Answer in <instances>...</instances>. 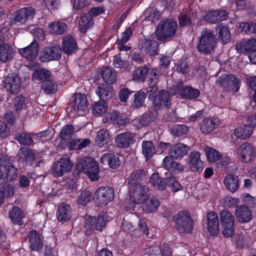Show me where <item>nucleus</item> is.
Listing matches in <instances>:
<instances>
[{"instance_id": "nucleus-56", "label": "nucleus", "mask_w": 256, "mask_h": 256, "mask_svg": "<svg viewBox=\"0 0 256 256\" xmlns=\"http://www.w3.org/2000/svg\"><path fill=\"white\" fill-rule=\"evenodd\" d=\"M146 98V94L142 91H138L134 94V99L132 106L134 108H140L142 106Z\"/></svg>"}, {"instance_id": "nucleus-28", "label": "nucleus", "mask_w": 256, "mask_h": 256, "mask_svg": "<svg viewBox=\"0 0 256 256\" xmlns=\"http://www.w3.org/2000/svg\"><path fill=\"white\" fill-rule=\"evenodd\" d=\"M101 76L104 82L108 84H114L117 80L115 70L112 67L106 66L102 68Z\"/></svg>"}, {"instance_id": "nucleus-13", "label": "nucleus", "mask_w": 256, "mask_h": 256, "mask_svg": "<svg viewBox=\"0 0 256 256\" xmlns=\"http://www.w3.org/2000/svg\"><path fill=\"white\" fill-rule=\"evenodd\" d=\"M39 52V46L37 41L33 40L28 46L18 48L19 54L30 62L34 60Z\"/></svg>"}, {"instance_id": "nucleus-40", "label": "nucleus", "mask_w": 256, "mask_h": 256, "mask_svg": "<svg viewBox=\"0 0 256 256\" xmlns=\"http://www.w3.org/2000/svg\"><path fill=\"white\" fill-rule=\"evenodd\" d=\"M150 184L156 189L162 191L166 188L165 178H160L158 173H153L150 178Z\"/></svg>"}, {"instance_id": "nucleus-15", "label": "nucleus", "mask_w": 256, "mask_h": 256, "mask_svg": "<svg viewBox=\"0 0 256 256\" xmlns=\"http://www.w3.org/2000/svg\"><path fill=\"white\" fill-rule=\"evenodd\" d=\"M189 149V146L182 143L172 144L168 150L169 157L172 159L182 158L187 154Z\"/></svg>"}, {"instance_id": "nucleus-12", "label": "nucleus", "mask_w": 256, "mask_h": 256, "mask_svg": "<svg viewBox=\"0 0 256 256\" xmlns=\"http://www.w3.org/2000/svg\"><path fill=\"white\" fill-rule=\"evenodd\" d=\"M237 153L243 162H251L256 156L254 148L248 142L240 144L237 150Z\"/></svg>"}, {"instance_id": "nucleus-50", "label": "nucleus", "mask_w": 256, "mask_h": 256, "mask_svg": "<svg viewBox=\"0 0 256 256\" xmlns=\"http://www.w3.org/2000/svg\"><path fill=\"white\" fill-rule=\"evenodd\" d=\"M90 166V167L89 168L86 173L87 175L92 181L98 180L99 178L100 168L97 162L94 160Z\"/></svg>"}, {"instance_id": "nucleus-3", "label": "nucleus", "mask_w": 256, "mask_h": 256, "mask_svg": "<svg viewBox=\"0 0 256 256\" xmlns=\"http://www.w3.org/2000/svg\"><path fill=\"white\" fill-rule=\"evenodd\" d=\"M216 39L214 32L206 30L201 34L197 48L198 52L204 54H210L216 48Z\"/></svg>"}, {"instance_id": "nucleus-58", "label": "nucleus", "mask_w": 256, "mask_h": 256, "mask_svg": "<svg viewBox=\"0 0 256 256\" xmlns=\"http://www.w3.org/2000/svg\"><path fill=\"white\" fill-rule=\"evenodd\" d=\"M160 206V202L158 199L152 198L145 206L144 210L148 212L156 210Z\"/></svg>"}, {"instance_id": "nucleus-39", "label": "nucleus", "mask_w": 256, "mask_h": 256, "mask_svg": "<svg viewBox=\"0 0 256 256\" xmlns=\"http://www.w3.org/2000/svg\"><path fill=\"white\" fill-rule=\"evenodd\" d=\"M200 94V92L198 90L190 86L184 87L179 92L180 96L188 99L196 98L199 96Z\"/></svg>"}, {"instance_id": "nucleus-45", "label": "nucleus", "mask_w": 256, "mask_h": 256, "mask_svg": "<svg viewBox=\"0 0 256 256\" xmlns=\"http://www.w3.org/2000/svg\"><path fill=\"white\" fill-rule=\"evenodd\" d=\"M108 110L107 103L106 101L100 100L93 104L92 113L94 116H102L106 114Z\"/></svg>"}, {"instance_id": "nucleus-63", "label": "nucleus", "mask_w": 256, "mask_h": 256, "mask_svg": "<svg viewBox=\"0 0 256 256\" xmlns=\"http://www.w3.org/2000/svg\"><path fill=\"white\" fill-rule=\"evenodd\" d=\"M206 157L210 162H215L220 159V156L218 152L214 149L209 148L206 152Z\"/></svg>"}, {"instance_id": "nucleus-22", "label": "nucleus", "mask_w": 256, "mask_h": 256, "mask_svg": "<svg viewBox=\"0 0 256 256\" xmlns=\"http://www.w3.org/2000/svg\"><path fill=\"white\" fill-rule=\"evenodd\" d=\"M235 215L238 221L241 223L250 222L252 218L251 211L244 205L238 206L235 210Z\"/></svg>"}, {"instance_id": "nucleus-43", "label": "nucleus", "mask_w": 256, "mask_h": 256, "mask_svg": "<svg viewBox=\"0 0 256 256\" xmlns=\"http://www.w3.org/2000/svg\"><path fill=\"white\" fill-rule=\"evenodd\" d=\"M48 28L50 33L61 34L66 32L67 26L65 23L58 21L50 24Z\"/></svg>"}, {"instance_id": "nucleus-18", "label": "nucleus", "mask_w": 256, "mask_h": 256, "mask_svg": "<svg viewBox=\"0 0 256 256\" xmlns=\"http://www.w3.org/2000/svg\"><path fill=\"white\" fill-rule=\"evenodd\" d=\"M236 48L241 52L253 54L256 52V38L244 40L236 44Z\"/></svg>"}, {"instance_id": "nucleus-49", "label": "nucleus", "mask_w": 256, "mask_h": 256, "mask_svg": "<svg viewBox=\"0 0 256 256\" xmlns=\"http://www.w3.org/2000/svg\"><path fill=\"white\" fill-rule=\"evenodd\" d=\"M108 132L106 130H101L98 132L96 138V142L100 147L103 146L109 140Z\"/></svg>"}, {"instance_id": "nucleus-46", "label": "nucleus", "mask_w": 256, "mask_h": 256, "mask_svg": "<svg viewBox=\"0 0 256 256\" xmlns=\"http://www.w3.org/2000/svg\"><path fill=\"white\" fill-rule=\"evenodd\" d=\"M94 160L90 157H85L80 158L78 160V162L76 165V169L80 172H82L86 174L90 166L92 164V162Z\"/></svg>"}, {"instance_id": "nucleus-38", "label": "nucleus", "mask_w": 256, "mask_h": 256, "mask_svg": "<svg viewBox=\"0 0 256 256\" xmlns=\"http://www.w3.org/2000/svg\"><path fill=\"white\" fill-rule=\"evenodd\" d=\"M253 132L252 128L248 124L242 125L234 130L235 136L241 139H246L250 136Z\"/></svg>"}, {"instance_id": "nucleus-26", "label": "nucleus", "mask_w": 256, "mask_h": 256, "mask_svg": "<svg viewBox=\"0 0 256 256\" xmlns=\"http://www.w3.org/2000/svg\"><path fill=\"white\" fill-rule=\"evenodd\" d=\"M154 103L156 107H169L171 104L170 94L165 90H160L154 98Z\"/></svg>"}, {"instance_id": "nucleus-14", "label": "nucleus", "mask_w": 256, "mask_h": 256, "mask_svg": "<svg viewBox=\"0 0 256 256\" xmlns=\"http://www.w3.org/2000/svg\"><path fill=\"white\" fill-rule=\"evenodd\" d=\"M95 196L100 204L107 205L113 198L114 190L110 187H100L95 192Z\"/></svg>"}, {"instance_id": "nucleus-55", "label": "nucleus", "mask_w": 256, "mask_h": 256, "mask_svg": "<svg viewBox=\"0 0 256 256\" xmlns=\"http://www.w3.org/2000/svg\"><path fill=\"white\" fill-rule=\"evenodd\" d=\"M91 198V192L89 190H86L82 191L78 196L77 202L80 204L85 206L90 201Z\"/></svg>"}, {"instance_id": "nucleus-51", "label": "nucleus", "mask_w": 256, "mask_h": 256, "mask_svg": "<svg viewBox=\"0 0 256 256\" xmlns=\"http://www.w3.org/2000/svg\"><path fill=\"white\" fill-rule=\"evenodd\" d=\"M42 89L47 94H52L55 92L57 90V84L51 80V78L43 82L42 85Z\"/></svg>"}, {"instance_id": "nucleus-33", "label": "nucleus", "mask_w": 256, "mask_h": 256, "mask_svg": "<svg viewBox=\"0 0 256 256\" xmlns=\"http://www.w3.org/2000/svg\"><path fill=\"white\" fill-rule=\"evenodd\" d=\"M77 46L73 37L67 36L63 38L62 50L68 54H70L76 51Z\"/></svg>"}, {"instance_id": "nucleus-31", "label": "nucleus", "mask_w": 256, "mask_h": 256, "mask_svg": "<svg viewBox=\"0 0 256 256\" xmlns=\"http://www.w3.org/2000/svg\"><path fill=\"white\" fill-rule=\"evenodd\" d=\"M132 134L125 132L118 134L115 138V142L119 147L128 148L134 142Z\"/></svg>"}, {"instance_id": "nucleus-32", "label": "nucleus", "mask_w": 256, "mask_h": 256, "mask_svg": "<svg viewBox=\"0 0 256 256\" xmlns=\"http://www.w3.org/2000/svg\"><path fill=\"white\" fill-rule=\"evenodd\" d=\"M9 218L14 224L21 225L24 217L22 210L17 206H13L8 211Z\"/></svg>"}, {"instance_id": "nucleus-5", "label": "nucleus", "mask_w": 256, "mask_h": 256, "mask_svg": "<svg viewBox=\"0 0 256 256\" xmlns=\"http://www.w3.org/2000/svg\"><path fill=\"white\" fill-rule=\"evenodd\" d=\"M216 83L222 88L224 92L235 93L239 90L240 80L234 74H224L217 80Z\"/></svg>"}, {"instance_id": "nucleus-29", "label": "nucleus", "mask_w": 256, "mask_h": 256, "mask_svg": "<svg viewBox=\"0 0 256 256\" xmlns=\"http://www.w3.org/2000/svg\"><path fill=\"white\" fill-rule=\"evenodd\" d=\"M71 208L70 205L66 203H62L59 206L56 212L58 221L64 222L68 220L71 217Z\"/></svg>"}, {"instance_id": "nucleus-16", "label": "nucleus", "mask_w": 256, "mask_h": 256, "mask_svg": "<svg viewBox=\"0 0 256 256\" xmlns=\"http://www.w3.org/2000/svg\"><path fill=\"white\" fill-rule=\"evenodd\" d=\"M29 248L31 250L39 252L43 247L42 236L36 230H32L29 232Z\"/></svg>"}, {"instance_id": "nucleus-41", "label": "nucleus", "mask_w": 256, "mask_h": 256, "mask_svg": "<svg viewBox=\"0 0 256 256\" xmlns=\"http://www.w3.org/2000/svg\"><path fill=\"white\" fill-rule=\"evenodd\" d=\"M142 153L148 160L156 153L155 146L153 142L150 140H144L142 144Z\"/></svg>"}, {"instance_id": "nucleus-35", "label": "nucleus", "mask_w": 256, "mask_h": 256, "mask_svg": "<svg viewBox=\"0 0 256 256\" xmlns=\"http://www.w3.org/2000/svg\"><path fill=\"white\" fill-rule=\"evenodd\" d=\"M217 120L214 118H206L200 124L202 133L207 134L212 132L215 128Z\"/></svg>"}, {"instance_id": "nucleus-17", "label": "nucleus", "mask_w": 256, "mask_h": 256, "mask_svg": "<svg viewBox=\"0 0 256 256\" xmlns=\"http://www.w3.org/2000/svg\"><path fill=\"white\" fill-rule=\"evenodd\" d=\"M208 230L212 236H216L219 234V223L216 213L210 212L207 214Z\"/></svg>"}, {"instance_id": "nucleus-37", "label": "nucleus", "mask_w": 256, "mask_h": 256, "mask_svg": "<svg viewBox=\"0 0 256 256\" xmlns=\"http://www.w3.org/2000/svg\"><path fill=\"white\" fill-rule=\"evenodd\" d=\"M224 184L228 190L232 192H234L239 186L238 177L234 175L228 174L225 177Z\"/></svg>"}, {"instance_id": "nucleus-21", "label": "nucleus", "mask_w": 256, "mask_h": 256, "mask_svg": "<svg viewBox=\"0 0 256 256\" xmlns=\"http://www.w3.org/2000/svg\"><path fill=\"white\" fill-rule=\"evenodd\" d=\"M188 164L190 170L193 172H200L203 170V162L200 158V154L193 152L189 155Z\"/></svg>"}, {"instance_id": "nucleus-47", "label": "nucleus", "mask_w": 256, "mask_h": 256, "mask_svg": "<svg viewBox=\"0 0 256 256\" xmlns=\"http://www.w3.org/2000/svg\"><path fill=\"white\" fill-rule=\"evenodd\" d=\"M93 24V20L91 16L87 14L82 16L79 24V28L80 32L84 34L86 33Z\"/></svg>"}, {"instance_id": "nucleus-61", "label": "nucleus", "mask_w": 256, "mask_h": 256, "mask_svg": "<svg viewBox=\"0 0 256 256\" xmlns=\"http://www.w3.org/2000/svg\"><path fill=\"white\" fill-rule=\"evenodd\" d=\"M14 106L17 112H20L26 107V99L22 95L16 96L14 100Z\"/></svg>"}, {"instance_id": "nucleus-19", "label": "nucleus", "mask_w": 256, "mask_h": 256, "mask_svg": "<svg viewBox=\"0 0 256 256\" xmlns=\"http://www.w3.org/2000/svg\"><path fill=\"white\" fill-rule=\"evenodd\" d=\"M157 114L156 112H149L140 116L138 118L134 120L133 122L138 128H140L146 126L155 122Z\"/></svg>"}, {"instance_id": "nucleus-8", "label": "nucleus", "mask_w": 256, "mask_h": 256, "mask_svg": "<svg viewBox=\"0 0 256 256\" xmlns=\"http://www.w3.org/2000/svg\"><path fill=\"white\" fill-rule=\"evenodd\" d=\"M62 50L58 44L44 47L40 52L38 58L42 62H48L60 58Z\"/></svg>"}, {"instance_id": "nucleus-25", "label": "nucleus", "mask_w": 256, "mask_h": 256, "mask_svg": "<svg viewBox=\"0 0 256 256\" xmlns=\"http://www.w3.org/2000/svg\"><path fill=\"white\" fill-rule=\"evenodd\" d=\"M140 45L141 50L150 56H154L158 54V44L156 40L148 39L142 41Z\"/></svg>"}, {"instance_id": "nucleus-54", "label": "nucleus", "mask_w": 256, "mask_h": 256, "mask_svg": "<svg viewBox=\"0 0 256 256\" xmlns=\"http://www.w3.org/2000/svg\"><path fill=\"white\" fill-rule=\"evenodd\" d=\"M74 130V128L72 124L66 125L60 134V138L64 140L71 139Z\"/></svg>"}, {"instance_id": "nucleus-6", "label": "nucleus", "mask_w": 256, "mask_h": 256, "mask_svg": "<svg viewBox=\"0 0 256 256\" xmlns=\"http://www.w3.org/2000/svg\"><path fill=\"white\" fill-rule=\"evenodd\" d=\"M67 109L70 110V112L74 113L78 116L84 115L88 110V102L86 96L80 93L75 94Z\"/></svg>"}, {"instance_id": "nucleus-7", "label": "nucleus", "mask_w": 256, "mask_h": 256, "mask_svg": "<svg viewBox=\"0 0 256 256\" xmlns=\"http://www.w3.org/2000/svg\"><path fill=\"white\" fill-rule=\"evenodd\" d=\"M129 196L133 202L136 204H143L149 198V188L140 183L132 185L129 190Z\"/></svg>"}, {"instance_id": "nucleus-10", "label": "nucleus", "mask_w": 256, "mask_h": 256, "mask_svg": "<svg viewBox=\"0 0 256 256\" xmlns=\"http://www.w3.org/2000/svg\"><path fill=\"white\" fill-rule=\"evenodd\" d=\"M73 166L72 163L68 157H62L56 163H54L52 167V173L55 176H62L64 174L70 171Z\"/></svg>"}, {"instance_id": "nucleus-4", "label": "nucleus", "mask_w": 256, "mask_h": 256, "mask_svg": "<svg viewBox=\"0 0 256 256\" xmlns=\"http://www.w3.org/2000/svg\"><path fill=\"white\" fill-rule=\"evenodd\" d=\"M176 229L180 232L190 233L194 228V220L187 211H180L174 216Z\"/></svg>"}, {"instance_id": "nucleus-42", "label": "nucleus", "mask_w": 256, "mask_h": 256, "mask_svg": "<svg viewBox=\"0 0 256 256\" xmlns=\"http://www.w3.org/2000/svg\"><path fill=\"white\" fill-rule=\"evenodd\" d=\"M216 30L218 32V36L224 44H228L230 40L231 34L227 26L218 24L216 26Z\"/></svg>"}, {"instance_id": "nucleus-30", "label": "nucleus", "mask_w": 256, "mask_h": 256, "mask_svg": "<svg viewBox=\"0 0 256 256\" xmlns=\"http://www.w3.org/2000/svg\"><path fill=\"white\" fill-rule=\"evenodd\" d=\"M162 166L169 170L176 171L178 172L184 171V166L182 165L168 156L163 159Z\"/></svg>"}, {"instance_id": "nucleus-23", "label": "nucleus", "mask_w": 256, "mask_h": 256, "mask_svg": "<svg viewBox=\"0 0 256 256\" xmlns=\"http://www.w3.org/2000/svg\"><path fill=\"white\" fill-rule=\"evenodd\" d=\"M147 170L144 168H139L134 170L128 178V184L130 185L138 184V182L142 181L145 178Z\"/></svg>"}, {"instance_id": "nucleus-11", "label": "nucleus", "mask_w": 256, "mask_h": 256, "mask_svg": "<svg viewBox=\"0 0 256 256\" xmlns=\"http://www.w3.org/2000/svg\"><path fill=\"white\" fill-rule=\"evenodd\" d=\"M4 87L11 94H18L21 88V80L18 74L12 73L5 78Z\"/></svg>"}, {"instance_id": "nucleus-62", "label": "nucleus", "mask_w": 256, "mask_h": 256, "mask_svg": "<svg viewBox=\"0 0 256 256\" xmlns=\"http://www.w3.org/2000/svg\"><path fill=\"white\" fill-rule=\"evenodd\" d=\"M222 232L224 236L226 238H232L234 232V224L222 225Z\"/></svg>"}, {"instance_id": "nucleus-64", "label": "nucleus", "mask_w": 256, "mask_h": 256, "mask_svg": "<svg viewBox=\"0 0 256 256\" xmlns=\"http://www.w3.org/2000/svg\"><path fill=\"white\" fill-rule=\"evenodd\" d=\"M108 165L112 169H116L120 165L119 158L115 155L110 154Z\"/></svg>"}, {"instance_id": "nucleus-1", "label": "nucleus", "mask_w": 256, "mask_h": 256, "mask_svg": "<svg viewBox=\"0 0 256 256\" xmlns=\"http://www.w3.org/2000/svg\"><path fill=\"white\" fill-rule=\"evenodd\" d=\"M176 21L168 19L161 21L156 27V34L159 41H166L174 37L177 30Z\"/></svg>"}, {"instance_id": "nucleus-57", "label": "nucleus", "mask_w": 256, "mask_h": 256, "mask_svg": "<svg viewBox=\"0 0 256 256\" xmlns=\"http://www.w3.org/2000/svg\"><path fill=\"white\" fill-rule=\"evenodd\" d=\"M240 32H249L250 33H256V24L253 22H242L238 28Z\"/></svg>"}, {"instance_id": "nucleus-53", "label": "nucleus", "mask_w": 256, "mask_h": 256, "mask_svg": "<svg viewBox=\"0 0 256 256\" xmlns=\"http://www.w3.org/2000/svg\"><path fill=\"white\" fill-rule=\"evenodd\" d=\"M148 71L149 68L146 66H139L134 71V78L143 81L146 78Z\"/></svg>"}, {"instance_id": "nucleus-59", "label": "nucleus", "mask_w": 256, "mask_h": 256, "mask_svg": "<svg viewBox=\"0 0 256 256\" xmlns=\"http://www.w3.org/2000/svg\"><path fill=\"white\" fill-rule=\"evenodd\" d=\"M187 126L184 124H177L171 128V133L175 136H180L185 134L188 132Z\"/></svg>"}, {"instance_id": "nucleus-52", "label": "nucleus", "mask_w": 256, "mask_h": 256, "mask_svg": "<svg viewBox=\"0 0 256 256\" xmlns=\"http://www.w3.org/2000/svg\"><path fill=\"white\" fill-rule=\"evenodd\" d=\"M108 222L106 214L104 212H101L98 214L97 218H96L94 228L97 230L101 231L104 228Z\"/></svg>"}, {"instance_id": "nucleus-24", "label": "nucleus", "mask_w": 256, "mask_h": 256, "mask_svg": "<svg viewBox=\"0 0 256 256\" xmlns=\"http://www.w3.org/2000/svg\"><path fill=\"white\" fill-rule=\"evenodd\" d=\"M16 156L19 161L26 164L32 163L36 158L34 151L28 147L20 148Z\"/></svg>"}, {"instance_id": "nucleus-20", "label": "nucleus", "mask_w": 256, "mask_h": 256, "mask_svg": "<svg viewBox=\"0 0 256 256\" xmlns=\"http://www.w3.org/2000/svg\"><path fill=\"white\" fill-rule=\"evenodd\" d=\"M228 14L224 10H215L208 12L204 16V20L210 23L216 24L226 20Z\"/></svg>"}, {"instance_id": "nucleus-44", "label": "nucleus", "mask_w": 256, "mask_h": 256, "mask_svg": "<svg viewBox=\"0 0 256 256\" xmlns=\"http://www.w3.org/2000/svg\"><path fill=\"white\" fill-rule=\"evenodd\" d=\"M220 218L222 225L234 224V217L228 209H224L220 212Z\"/></svg>"}, {"instance_id": "nucleus-34", "label": "nucleus", "mask_w": 256, "mask_h": 256, "mask_svg": "<svg viewBox=\"0 0 256 256\" xmlns=\"http://www.w3.org/2000/svg\"><path fill=\"white\" fill-rule=\"evenodd\" d=\"M14 56L13 48L8 44L0 46V60L6 62L11 60Z\"/></svg>"}, {"instance_id": "nucleus-36", "label": "nucleus", "mask_w": 256, "mask_h": 256, "mask_svg": "<svg viewBox=\"0 0 256 256\" xmlns=\"http://www.w3.org/2000/svg\"><path fill=\"white\" fill-rule=\"evenodd\" d=\"M51 72L44 68L36 69L32 74V79L34 80L41 81L44 82L51 78Z\"/></svg>"}, {"instance_id": "nucleus-2", "label": "nucleus", "mask_w": 256, "mask_h": 256, "mask_svg": "<svg viewBox=\"0 0 256 256\" xmlns=\"http://www.w3.org/2000/svg\"><path fill=\"white\" fill-rule=\"evenodd\" d=\"M20 174L18 168L10 160L0 155V180L10 182L16 180Z\"/></svg>"}, {"instance_id": "nucleus-60", "label": "nucleus", "mask_w": 256, "mask_h": 256, "mask_svg": "<svg viewBox=\"0 0 256 256\" xmlns=\"http://www.w3.org/2000/svg\"><path fill=\"white\" fill-rule=\"evenodd\" d=\"M8 182L0 180V186L4 196L5 194L8 196H12L14 194L13 187Z\"/></svg>"}, {"instance_id": "nucleus-27", "label": "nucleus", "mask_w": 256, "mask_h": 256, "mask_svg": "<svg viewBox=\"0 0 256 256\" xmlns=\"http://www.w3.org/2000/svg\"><path fill=\"white\" fill-rule=\"evenodd\" d=\"M100 100L106 101L112 98L114 90L112 86L102 84L98 86L96 91Z\"/></svg>"}, {"instance_id": "nucleus-9", "label": "nucleus", "mask_w": 256, "mask_h": 256, "mask_svg": "<svg viewBox=\"0 0 256 256\" xmlns=\"http://www.w3.org/2000/svg\"><path fill=\"white\" fill-rule=\"evenodd\" d=\"M35 13V10L32 7H27L13 13L10 18V23L14 24L17 22L24 24L26 21L32 19Z\"/></svg>"}, {"instance_id": "nucleus-48", "label": "nucleus", "mask_w": 256, "mask_h": 256, "mask_svg": "<svg viewBox=\"0 0 256 256\" xmlns=\"http://www.w3.org/2000/svg\"><path fill=\"white\" fill-rule=\"evenodd\" d=\"M32 136H33L29 133H18L15 138L22 145L30 146L34 144Z\"/></svg>"}]
</instances>
